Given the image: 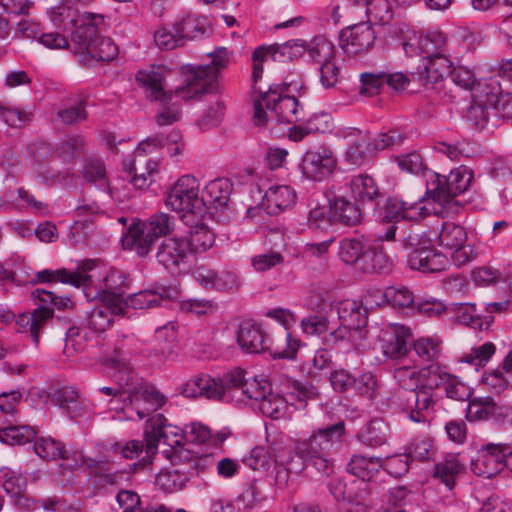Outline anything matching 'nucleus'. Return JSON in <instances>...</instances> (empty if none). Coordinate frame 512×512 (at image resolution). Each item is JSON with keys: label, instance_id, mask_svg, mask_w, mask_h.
<instances>
[{"label": "nucleus", "instance_id": "nucleus-33", "mask_svg": "<svg viewBox=\"0 0 512 512\" xmlns=\"http://www.w3.org/2000/svg\"><path fill=\"white\" fill-rule=\"evenodd\" d=\"M232 183L226 178H217L210 181L204 188L201 198L206 206L223 209L228 204L232 193Z\"/></svg>", "mask_w": 512, "mask_h": 512}, {"label": "nucleus", "instance_id": "nucleus-13", "mask_svg": "<svg viewBox=\"0 0 512 512\" xmlns=\"http://www.w3.org/2000/svg\"><path fill=\"white\" fill-rule=\"evenodd\" d=\"M472 178V172L465 166L451 170L447 177L433 173L427 180L425 196L442 206L449 204L469 188Z\"/></svg>", "mask_w": 512, "mask_h": 512}, {"label": "nucleus", "instance_id": "nucleus-60", "mask_svg": "<svg viewBox=\"0 0 512 512\" xmlns=\"http://www.w3.org/2000/svg\"><path fill=\"white\" fill-rule=\"evenodd\" d=\"M92 338L89 337L86 327H71L66 333L64 351L69 353L70 350L75 352H83L87 349Z\"/></svg>", "mask_w": 512, "mask_h": 512}, {"label": "nucleus", "instance_id": "nucleus-5", "mask_svg": "<svg viewBox=\"0 0 512 512\" xmlns=\"http://www.w3.org/2000/svg\"><path fill=\"white\" fill-rule=\"evenodd\" d=\"M345 424L340 421L336 424L319 428L308 438L297 441L298 450L310 460V465L318 472L329 475L333 471L331 453L343 441Z\"/></svg>", "mask_w": 512, "mask_h": 512}, {"label": "nucleus", "instance_id": "nucleus-32", "mask_svg": "<svg viewBox=\"0 0 512 512\" xmlns=\"http://www.w3.org/2000/svg\"><path fill=\"white\" fill-rule=\"evenodd\" d=\"M271 437L272 435H268V441H270ZM280 438L282 439L283 435H275L270 444V448L274 453L275 462L283 464L288 471L297 476L307 467V465H310V460L304 453L299 452L297 442H295L293 449L289 451L287 455H277V452L281 448L280 444L277 442Z\"/></svg>", "mask_w": 512, "mask_h": 512}, {"label": "nucleus", "instance_id": "nucleus-28", "mask_svg": "<svg viewBox=\"0 0 512 512\" xmlns=\"http://www.w3.org/2000/svg\"><path fill=\"white\" fill-rule=\"evenodd\" d=\"M423 201L424 197H420L414 202L390 197L385 202L383 218L388 221L400 219L418 221L423 219L430 214V209L422 204Z\"/></svg>", "mask_w": 512, "mask_h": 512}, {"label": "nucleus", "instance_id": "nucleus-35", "mask_svg": "<svg viewBox=\"0 0 512 512\" xmlns=\"http://www.w3.org/2000/svg\"><path fill=\"white\" fill-rule=\"evenodd\" d=\"M53 315V310L45 306H40L31 314H22L18 317L16 324L21 332H29L32 341L37 345L39 343L40 332Z\"/></svg>", "mask_w": 512, "mask_h": 512}, {"label": "nucleus", "instance_id": "nucleus-27", "mask_svg": "<svg viewBox=\"0 0 512 512\" xmlns=\"http://www.w3.org/2000/svg\"><path fill=\"white\" fill-rule=\"evenodd\" d=\"M336 164L337 161L332 150L320 146L305 153L302 166L307 177L320 181L334 171Z\"/></svg>", "mask_w": 512, "mask_h": 512}, {"label": "nucleus", "instance_id": "nucleus-46", "mask_svg": "<svg viewBox=\"0 0 512 512\" xmlns=\"http://www.w3.org/2000/svg\"><path fill=\"white\" fill-rule=\"evenodd\" d=\"M463 464L458 454L449 453L443 460L437 462L434 468V476L438 477L450 489L454 485L455 477L462 471Z\"/></svg>", "mask_w": 512, "mask_h": 512}, {"label": "nucleus", "instance_id": "nucleus-11", "mask_svg": "<svg viewBox=\"0 0 512 512\" xmlns=\"http://www.w3.org/2000/svg\"><path fill=\"white\" fill-rule=\"evenodd\" d=\"M245 380V372L241 369L232 370L218 379L201 374L188 380L183 385L181 393L188 398L206 397L213 400H222L227 392L242 390Z\"/></svg>", "mask_w": 512, "mask_h": 512}, {"label": "nucleus", "instance_id": "nucleus-26", "mask_svg": "<svg viewBox=\"0 0 512 512\" xmlns=\"http://www.w3.org/2000/svg\"><path fill=\"white\" fill-rule=\"evenodd\" d=\"M194 277L205 289L222 292H236L240 287L238 275L230 270H214L205 266H199Z\"/></svg>", "mask_w": 512, "mask_h": 512}, {"label": "nucleus", "instance_id": "nucleus-63", "mask_svg": "<svg viewBox=\"0 0 512 512\" xmlns=\"http://www.w3.org/2000/svg\"><path fill=\"white\" fill-rule=\"evenodd\" d=\"M270 389L271 385L266 379L254 377L245 380L241 393L248 399L259 403L269 393Z\"/></svg>", "mask_w": 512, "mask_h": 512}, {"label": "nucleus", "instance_id": "nucleus-14", "mask_svg": "<svg viewBox=\"0 0 512 512\" xmlns=\"http://www.w3.org/2000/svg\"><path fill=\"white\" fill-rule=\"evenodd\" d=\"M49 18L54 27L62 32H71V42L75 45L81 41L82 35L91 36L94 29L92 21L104 22L101 14L90 12L78 13L66 5L54 7L49 12Z\"/></svg>", "mask_w": 512, "mask_h": 512}, {"label": "nucleus", "instance_id": "nucleus-41", "mask_svg": "<svg viewBox=\"0 0 512 512\" xmlns=\"http://www.w3.org/2000/svg\"><path fill=\"white\" fill-rule=\"evenodd\" d=\"M391 265L392 261L382 246L375 244L367 247L357 270L364 273H380L389 270Z\"/></svg>", "mask_w": 512, "mask_h": 512}, {"label": "nucleus", "instance_id": "nucleus-45", "mask_svg": "<svg viewBox=\"0 0 512 512\" xmlns=\"http://www.w3.org/2000/svg\"><path fill=\"white\" fill-rule=\"evenodd\" d=\"M498 404L491 397H477L469 400L466 417L469 421H483L495 418Z\"/></svg>", "mask_w": 512, "mask_h": 512}, {"label": "nucleus", "instance_id": "nucleus-47", "mask_svg": "<svg viewBox=\"0 0 512 512\" xmlns=\"http://www.w3.org/2000/svg\"><path fill=\"white\" fill-rule=\"evenodd\" d=\"M367 247L361 239L343 238L339 241L338 255L344 263L358 269Z\"/></svg>", "mask_w": 512, "mask_h": 512}, {"label": "nucleus", "instance_id": "nucleus-52", "mask_svg": "<svg viewBox=\"0 0 512 512\" xmlns=\"http://www.w3.org/2000/svg\"><path fill=\"white\" fill-rule=\"evenodd\" d=\"M441 344L438 337H420L413 341V350L423 362H435L441 355Z\"/></svg>", "mask_w": 512, "mask_h": 512}, {"label": "nucleus", "instance_id": "nucleus-38", "mask_svg": "<svg viewBox=\"0 0 512 512\" xmlns=\"http://www.w3.org/2000/svg\"><path fill=\"white\" fill-rule=\"evenodd\" d=\"M158 162L154 159L133 157L131 161L124 162V170L132 175L130 182L133 186L142 189L148 185V176L157 172Z\"/></svg>", "mask_w": 512, "mask_h": 512}, {"label": "nucleus", "instance_id": "nucleus-31", "mask_svg": "<svg viewBox=\"0 0 512 512\" xmlns=\"http://www.w3.org/2000/svg\"><path fill=\"white\" fill-rule=\"evenodd\" d=\"M48 397L50 401L62 408V410L71 418L75 419L85 414V406L79 395L71 387H61L53 389Z\"/></svg>", "mask_w": 512, "mask_h": 512}, {"label": "nucleus", "instance_id": "nucleus-44", "mask_svg": "<svg viewBox=\"0 0 512 512\" xmlns=\"http://www.w3.org/2000/svg\"><path fill=\"white\" fill-rule=\"evenodd\" d=\"M192 476L190 470L182 468L162 470L156 476V483L166 492H175L183 489Z\"/></svg>", "mask_w": 512, "mask_h": 512}, {"label": "nucleus", "instance_id": "nucleus-53", "mask_svg": "<svg viewBox=\"0 0 512 512\" xmlns=\"http://www.w3.org/2000/svg\"><path fill=\"white\" fill-rule=\"evenodd\" d=\"M487 102L490 107L501 115L503 118H512V94L500 92L499 87L494 85H486Z\"/></svg>", "mask_w": 512, "mask_h": 512}, {"label": "nucleus", "instance_id": "nucleus-51", "mask_svg": "<svg viewBox=\"0 0 512 512\" xmlns=\"http://www.w3.org/2000/svg\"><path fill=\"white\" fill-rule=\"evenodd\" d=\"M166 298L164 295L155 290H143L133 295H130L126 299L124 298L125 310L128 307L134 309H149L155 308L162 304Z\"/></svg>", "mask_w": 512, "mask_h": 512}, {"label": "nucleus", "instance_id": "nucleus-15", "mask_svg": "<svg viewBox=\"0 0 512 512\" xmlns=\"http://www.w3.org/2000/svg\"><path fill=\"white\" fill-rule=\"evenodd\" d=\"M439 245L449 253V259L457 267L464 266L477 257L473 245L468 243L466 229L454 222H443L438 234Z\"/></svg>", "mask_w": 512, "mask_h": 512}, {"label": "nucleus", "instance_id": "nucleus-19", "mask_svg": "<svg viewBox=\"0 0 512 512\" xmlns=\"http://www.w3.org/2000/svg\"><path fill=\"white\" fill-rule=\"evenodd\" d=\"M103 22L92 21L94 31L91 36L82 35L81 41H77L75 53L80 56V61L90 65L92 61H111L118 55V47L110 38L98 35V26Z\"/></svg>", "mask_w": 512, "mask_h": 512}, {"label": "nucleus", "instance_id": "nucleus-24", "mask_svg": "<svg viewBox=\"0 0 512 512\" xmlns=\"http://www.w3.org/2000/svg\"><path fill=\"white\" fill-rule=\"evenodd\" d=\"M504 444H487L478 450L477 456L471 462L474 474L491 478L504 468Z\"/></svg>", "mask_w": 512, "mask_h": 512}, {"label": "nucleus", "instance_id": "nucleus-1", "mask_svg": "<svg viewBox=\"0 0 512 512\" xmlns=\"http://www.w3.org/2000/svg\"><path fill=\"white\" fill-rule=\"evenodd\" d=\"M37 278L42 282L59 280L64 284L81 286L87 301L106 300L108 296L112 295L124 301L122 292L126 281L124 274L114 269L108 271L103 266L97 265L94 260H85L73 272L65 269L43 270L37 273Z\"/></svg>", "mask_w": 512, "mask_h": 512}, {"label": "nucleus", "instance_id": "nucleus-9", "mask_svg": "<svg viewBox=\"0 0 512 512\" xmlns=\"http://www.w3.org/2000/svg\"><path fill=\"white\" fill-rule=\"evenodd\" d=\"M237 342L247 353L256 354L267 350L274 358L282 359H294L300 346V341L293 338L289 332L285 333V346L274 345L259 324L250 322H243L240 325Z\"/></svg>", "mask_w": 512, "mask_h": 512}, {"label": "nucleus", "instance_id": "nucleus-57", "mask_svg": "<svg viewBox=\"0 0 512 512\" xmlns=\"http://www.w3.org/2000/svg\"><path fill=\"white\" fill-rule=\"evenodd\" d=\"M421 52L424 57L442 54L446 51L447 40L440 31H429L426 34H419Z\"/></svg>", "mask_w": 512, "mask_h": 512}, {"label": "nucleus", "instance_id": "nucleus-7", "mask_svg": "<svg viewBox=\"0 0 512 512\" xmlns=\"http://www.w3.org/2000/svg\"><path fill=\"white\" fill-rule=\"evenodd\" d=\"M175 217L168 213H156L147 222L133 223L122 237L125 249L135 251L139 256H146L154 241L171 234L175 229Z\"/></svg>", "mask_w": 512, "mask_h": 512}, {"label": "nucleus", "instance_id": "nucleus-49", "mask_svg": "<svg viewBox=\"0 0 512 512\" xmlns=\"http://www.w3.org/2000/svg\"><path fill=\"white\" fill-rule=\"evenodd\" d=\"M310 59L316 64L327 63L335 59V46L325 37H315L309 45L306 44V50Z\"/></svg>", "mask_w": 512, "mask_h": 512}, {"label": "nucleus", "instance_id": "nucleus-21", "mask_svg": "<svg viewBox=\"0 0 512 512\" xmlns=\"http://www.w3.org/2000/svg\"><path fill=\"white\" fill-rule=\"evenodd\" d=\"M98 302L87 312L85 327L95 333L106 331L113 323L114 316L125 314V303L116 296H108Z\"/></svg>", "mask_w": 512, "mask_h": 512}, {"label": "nucleus", "instance_id": "nucleus-59", "mask_svg": "<svg viewBox=\"0 0 512 512\" xmlns=\"http://www.w3.org/2000/svg\"><path fill=\"white\" fill-rule=\"evenodd\" d=\"M331 363V354L325 349H319L311 359L300 364L299 370L304 375L310 378H315L320 371L330 367Z\"/></svg>", "mask_w": 512, "mask_h": 512}, {"label": "nucleus", "instance_id": "nucleus-2", "mask_svg": "<svg viewBox=\"0 0 512 512\" xmlns=\"http://www.w3.org/2000/svg\"><path fill=\"white\" fill-rule=\"evenodd\" d=\"M145 455L136 463L130 465L134 472L149 470L153 456L159 444L166 446L162 450L165 458L174 465L191 456V451L184 448L185 428L181 429L167 423L166 418L157 414L150 418L144 431Z\"/></svg>", "mask_w": 512, "mask_h": 512}, {"label": "nucleus", "instance_id": "nucleus-8", "mask_svg": "<svg viewBox=\"0 0 512 512\" xmlns=\"http://www.w3.org/2000/svg\"><path fill=\"white\" fill-rule=\"evenodd\" d=\"M137 82L146 90L148 98L160 101L161 110L157 113V123L161 126L170 125L180 118V109L174 98L189 100L190 98L181 97L175 90H165V78L161 69L141 70L136 74Z\"/></svg>", "mask_w": 512, "mask_h": 512}, {"label": "nucleus", "instance_id": "nucleus-43", "mask_svg": "<svg viewBox=\"0 0 512 512\" xmlns=\"http://www.w3.org/2000/svg\"><path fill=\"white\" fill-rule=\"evenodd\" d=\"M206 19L197 15H186L173 24V30L178 33L184 44L186 40H194L203 36L207 31Z\"/></svg>", "mask_w": 512, "mask_h": 512}, {"label": "nucleus", "instance_id": "nucleus-4", "mask_svg": "<svg viewBox=\"0 0 512 512\" xmlns=\"http://www.w3.org/2000/svg\"><path fill=\"white\" fill-rule=\"evenodd\" d=\"M304 118V109L294 96L284 94L280 86H271L268 91L254 99L253 122L263 127L269 121L298 123Z\"/></svg>", "mask_w": 512, "mask_h": 512}, {"label": "nucleus", "instance_id": "nucleus-20", "mask_svg": "<svg viewBox=\"0 0 512 512\" xmlns=\"http://www.w3.org/2000/svg\"><path fill=\"white\" fill-rule=\"evenodd\" d=\"M305 50L306 42L301 39L256 48L252 55V76L254 82L262 76V63L268 58H272L274 61L285 62L301 56Z\"/></svg>", "mask_w": 512, "mask_h": 512}, {"label": "nucleus", "instance_id": "nucleus-55", "mask_svg": "<svg viewBox=\"0 0 512 512\" xmlns=\"http://www.w3.org/2000/svg\"><path fill=\"white\" fill-rule=\"evenodd\" d=\"M258 408L263 415L272 419H279L285 415L287 401L270 389L269 393L259 402Z\"/></svg>", "mask_w": 512, "mask_h": 512}, {"label": "nucleus", "instance_id": "nucleus-23", "mask_svg": "<svg viewBox=\"0 0 512 512\" xmlns=\"http://www.w3.org/2000/svg\"><path fill=\"white\" fill-rule=\"evenodd\" d=\"M375 33L368 23H359L343 29L339 45L348 56H357L368 51L374 44Z\"/></svg>", "mask_w": 512, "mask_h": 512}, {"label": "nucleus", "instance_id": "nucleus-40", "mask_svg": "<svg viewBox=\"0 0 512 512\" xmlns=\"http://www.w3.org/2000/svg\"><path fill=\"white\" fill-rule=\"evenodd\" d=\"M383 467L380 457H366L355 454L347 464V472L361 479L363 483L370 480Z\"/></svg>", "mask_w": 512, "mask_h": 512}, {"label": "nucleus", "instance_id": "nucleus-54", "mask_svg": "<svg viewBox=\"0 0 512 512\" xmlns=\"http://www.w3.org/2000/svg\"><path fill=\"white\" fill-rule=\"evenodd\" d=\"M388 305L393 308L405 309L408 308L414 311L416 298L413 292L407 287H387L385 294H382Z\"/></svg>", "mask_w": 512, "mask_h": 512}, {"label": "nucleus", "instance_id": "nucleus-50", "mask_svg": "<svg viewBox=\"0 0 512 512\" xmlns=\"http://www.w3.org/2000/svg\"><path fill=\"white\" fill-rule=\"evenodd\" d=\"M34 449L36 454L43 459L56 460L61 458L68 460L64 444L50 436L38 438L35 441Z\"/></svg>", "mask_w": 512, "mask_h": 512}, {"label": "nucleus", "instance_id": "nucleus-34", "mask_svg": "<svg viewBox=\"0 0 512 512\" xmlns=\"http://www.w3.org/2000/svg\"><path fill=\"white\" fill-rule=\"evenodd\" d=\"M296 194L287 185L271 186L264 195L263 205L266 206L268 214H278L289 208L295 202Z\"/></svg>", "mask_w": 512, "mask_h": 512}, {"label": "nucleus", "instance_id": "nucleus-12", "mask_svg": "<svg viewBox=\"0 0 512 512\" xmlns=\"http://www.w3.org/2000/svg\"><path fill=\"white\" fill-rule=\"evenodd\" d=\"M404 249L409 250L407 263L413 270L424 273H434L445 270L451 260L446 254L433 247L428 239L419 234L409 233L401 240Z\"/></svg>", "mask_w": 512, "mask_h": 512}, {"label": "nucleus", "instance_id": "nucleus-42", "mask_svg": "<svg viewBox=\"0 0 512 512\" xmlns=\"http://www.w3.org/2000/svg\"><path fill=\"white\" fill-rule=\"evenodd\" d=\"M330 212L334 223H341L346 226H354L360 223L362 213L352 202L344 198H334L330 201Z\"/></svg>", "mask_w": 512, "mask_h": 512}, {"label": "nucleus", "instance_id": "nucleus-48", "mask_svg": "<svg viewBox=\"0 0 512 512\" xmlns=\"http://www.w3.org/2000/svg\"><path fill=\"white\" fill-rule=\"evenodd\" d=\"M486 91L485 86L479 94H475V100L467 110L466 117L476 128H484L489 120L488 109L491 107L487 102Z\"/></svg>", "mask_w": 512, "mask_h": 512}, {"label": "nucleus", "instance_id": "nucleus-36", "mask_svg": "<svg viewBox=\"0 0 512 512\" xmlns=\"http://www.w3.org/2000/svg\"><path fill=\"white\" fill-rule=\"evenodd\" d=\"M80 464L85 462L86 469L98 478V482L102 485H116L124 478V473L116 469L109 461L94 458H82Z\"/></svg>", "mask_w": 512, "mask_h": 512}, {"label": "nucleus", "instance_id": "nucleus-18", "mask_svg": "<svg viewBox=\"0 0 512 512\" xmlns=\"http://www.w3.org/2000/svg\"><path fill=\"white\" fill-rule=\"evenodd\" d=\"M156 258L171 273L186 271L192 265L195 256L186 238H165L158 247Z\"/></svg>", "mask_w": 512, "mask_h": 512}, {"label": "nucleus", "instance_id": "nucleus-10", "mask_svg": "<svg viewBox=\"0 0 512 512\" xmlns=\"http://www.w3.org/2000/svg\"><path fill=\"white\" fill-rule=\"evenodd\" d=\"M452 61L445 53L430 57H422L417 72L412 76L428 90L447 101L455 99L454 91L448 77L451 74Z\"/></svg>", "mask_w": 512, "mask_h": 512}, {"label": "nucleus", "instance_id": "nucleus-17", "mask_svg": "<svg viewBox=\"0 0 512 512\" xmlns=\"http://www.w3.org/2000/svg\"><path fill=\"white\" fill-rule=\"evenodd\" d=\"M165 397L153 386L144 385L128 391L121 412L129 420H142L165 404Z\"/></svg>", "mask_w": 512, "mask_h": 512}, {"label": "nucleus", "instance_id": "nucleus-56", "mask_svg": "<svg viewBox=\"0 0 512 512\" xmlns=\"http://www.w3.org/2000/svg\"><path fill=\"white\" fill-rule=\"evenodd\" d=\"M496 352V346L492 342L471 348L469 353L460 358V362L474 366L476 370L484 367Z\"/></svg>", "mask_w": 512, "mask_h": 512}, {"label": "nucleus", "instance_id": "nucleus-39", "mask_svg": "<svg viewBox=\"0 0 512 512\" xmlns=\"http://www.w3.org/2000/svg\"><path fill=\"white\" fill-rule=\"evenodd\" d=\"M350 188L354 198L363 204L378 203V199L382 197L375 180L366 174L354 176L350 181Z\"/></svg>", "mask_w": 512, "mask_h": 512}, {"label": "nucleus", "instance_id": "nucleus-37", "mask_svg": "<svg viewBox=\"0 0 512 512\" xmlns=\"http://www.w3.org/2000/svg\"><path fill=\"white\" fill-rule=\"evenodd\" d=\"M36 428L28 425H15L0 416V441L9 445H22L35 439Z\"/></svg>", "mask_w": 512, "mask_h": 512}, {"label": "nucleus", "instance_id": "nucleus-64", "mask_svg": "<svg viewBox=\"0 0 512 512\" xmlns=\"http://www.w3.org/2000/svg\"><path fill=\"white\" fill-rule=\"evenodd\" d=\"M87 116L84 101H79L71 106H63L57 112V118L65 125L77 124L86 120Z\"/></svg>", "mask_w": 512, "mask_h": 512}, {"label": "nucleus", "instance_id": "nucleus-25", "mask_svg": "<svg viewBox=\"0 0 512 512\" xmlns=\"http://www.w3.org/2000/svg\"><path fill=\"white\" fill-rule=\"evenodd\" d=\"M412 331L409 327L392 324L383 329L380 335L381 349L385 356L397 359L405 356L412 341Z\"/></svg>", "mask_w": 512, "mask_h": 512}, {"label": "nucleus", "instance_id": "nucleus-29", "mask_svg": "<svg viewBox=\"0 0 512 512\" xmlns=\"http://www.w3.org/2000/svg\"><path fill=\"white\" fill-rule=\"evenodd\" d=\"M334 128L333 118L327 112L313 113L307 120L299 122L289 129V139L302 141L306 136L315 133H328Z\"/></svg>", "mask_w": 512, "mask_h": 512}, {"label": "nucleus", "instance_id": "nucleus-58", "mask_svg": "<svg viewBox=\"0 0 512 512\" xmlns=\"http://www.w3.org/2000/svg\"><path fill=\"white\" fill-rule=\"evenodd\" d=\"M358 438L369 447L381 446L386 442V426L381 420H372L358 434Z\"/></svg>", "mask_w": 512, "mask_h": 512}, {"label": "nucleus", "instance_id": "nucleus-16", "mask_svg": "<svg viewBox=\"0 0 512 512\" xmlns=\"http://www.w3.org/2000/svg\"><path fill=\"white\" fill-rule=\"evenodd\" d=\"M166 205L176 212L202 215L204 200L199 196V181L192 175L180 177L169 190Z\"/></svg>", "mask_w": 512, "mask_h": 512}, {"label": "nucleus", "instance_id": "nucleus-30", "mask_svg": "<svg viewBox=\"0 0 512 512\" xmlns=\"http://www.w3.org/2000/svg\"><path fill=\"white\" fill-rule=\"evenodd\" d=\"M338 318L353 334L365 337L364 328L367 324V308L357 301L342 302L338 309Z\"/></svg>", "mask_w": 512, "mask_h": 512}, {"label": "nucleus", "instance_id": "nucleus-6", "mask_svg": "<svg viewBox=\"0 0 512 512\" xmlns=\"http://www.w3.org/2000/svg\"><path fill=\"white\" fill-rule=\"evenodd\" d=\"M211 65L183 67L185 75V86H180L176 90V94L186 98H196L206 93H210L215 89L216 79L219 70L226 67L230 60V55L225 47H218L212 53Z\"/></svg>", "mask_w": 512, "mask_h": 512}, {"label": "nucleus", "instance_id": "nucleus-61", "mask_svg": "<svg viewBox=\"0 0 512 512\" xmlns=\"http://www.w3.org/2000/svg\"><path fill=\"white\" fill-rule=\"evenodd\" d=\"M406 454L410 460L425 462L435 460L436 450L430 439H415L407 448Z\"/></svg>", "mask_w": 512, "mask_h": 512}, {"label": "nucleus", "instance_id": "nucleus-62", "mask_svg": "<svg viewBox=\"0 0 512 512\" xmlns=\"http://www.w3.org/2000/svg\"><path fill=\"white\" fill-rule=\"evenodd\" d=\"M446 397L456 401H467L472 395V388L459 377L450 374L443 386Z\"/></svg>", "mask_w": 512, "mask_h": 512}, {"label": "nucleus", "instance_id": "nucleus-22", "mask_svg": "<svg viewBox=\"0 0 512 512\" xmlns=\"http://www.w3.org/2000/svg\"><path fill=\"white\" fill-rule=\"evenodd\" d=\"M338 137L347 143L345 161L354 166H362L373 157L371 136L357 128H344L337 132Z\"/></svg>", "mask_w": 512, "mask_h": 512}, {"label": "nucleus", "instance_id": "nucleus-3", "mask_svg": "<svg viewBox=\"0 0 512 512\" xmlns=\"http://www.w3.org/2000/svg\"><path fill=\"white\" fill-rule=\"evenodd\" d=\"M417 374L418 388L407 393L403 411L411 421L427 423L441 399L437 389L445 385L450 374L436 364L419 369Z\"/></svg>", "mask_w": 512, "mask_h": 512}]
</instances>
